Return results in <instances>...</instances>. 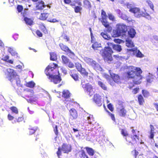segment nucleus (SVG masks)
Wrapping results in <instances>:
<instances>
[{"label": "nucleus", "mask_w": 158, "mask_h": 158, "mask_svg": "<svg viewBox=\"0 0 158 158\" xmlns=\"http://www.w3.org/2000/svg\"><path fill=\"white\" fill-rule=\"evenodd\" d=\"M142 71L139 67L133 66L129 67L128 70L125 73L126 77L128 79L132 80L133 84L129 85L128 88L131 89L135 85L140 84L142 82L143 77L141 75Z\"/></svg>", "instance_id": "nucleus-1"}, {"label": "nucleus", "mask_w": 158, "mask_h": 158, "mask_svg": "<svg viewBox=\"0 0 158 158\" xmlns=\"http://www.w3.org/2000/svg\"><path fill=\"white\" fill-rule=\"evenodd\" d=\"M57 66V64L53 63H50L46 68L44 71L50 81L55 84L60 83L62 80L59 71L56 69Z\"/></svg>", "instance_id": "nucleus-2"}, {"label": "nucleus", "mask_w": 158, "mask_h": 158, "mask_svg": "<svg viewBox=\"0 0 158 158\" xmlns=\"http://www.w3.org/2000/svg\"><path fill=\"white\" fill-rule=\"evenodd\" d=\"M131 132L132 134L125 138L127 145L135 146L143 143L142 140L140 138L139 134H135V130L132 129Z\"/></svg>", "instance_id": "nucleus-3"}, {"label": "nucleus", "mask_w": 158, "mask_h": 158, "mask_svg": "<svg viewBox=\"0 0 158 158\" xmlns=\"http://www.w3.org/2000/svg\"><path fill=\"white\" fill-rule=\"evenodd\" d=\"M107 44L108 46L105 47L104 49L102 50L101 55L105 61H111L113 60L111 55L113 52L111 47L113 48L114 44L110 42L107 43Z\"/></svg>", "instance_id": "nucleus-4"}, {"label": "nucleus", "mask_w": 158, "mask_h": 158, "mask_svg": "<svg viewBox=\"0 0 158 158\" xmlns=\"http://www.w3.org/2000/svg\"><path fill=\"white\" fill-rule=\"evenodd\" d=\"M7 78L12 84L15 82L17 85H20V81L19 76L16 72L13 69L10 68L7 69Z\"/></svg>", "instance_id": "nucleus-5"}, {"label": "nucleus", "mask_w": 158, "mask_h": 158, "mask_svg": "<svg viewBox=\"0 0 158 158\" xmlns=\"http://www.w3.org/2000/svg\"><path fill=\"white\" fill-rule=\"evenodd\" d=\"M129 11L134 14L135 17L137 18H140L141 17H146L149 15L145 11H141L140 9L137 7L131 8L129 10Z\"/></svg>", "instance_id": "nucleus-6"}, {"label": "nucleus", "mask_w": 158, "mask_h": 158, "mask_svg": "<svg viewBox=\"0 0 158 158\" xmlns=\"http://www.w3.org/2000/svg\"><path fill=\"white\" fill-rule=\"evenodd\" d=\"M58 150L56 154L58 157H60L61 154V150L64 153H68L71 151V146L70 144L64 143L62 145L61 148L60 147H59Z\"/></svg>", "instance_id": "nucleus-7"}, {"label": "nucleus", "mask_w": 158, "mask_h": 158, "mask_svg": "<svg viewBox=\"0 0 158 158\" xmlns=\"http://www.w3.org/2000/svg\"><path fill=\"white\" fill-rule=\"evenodd\" d=\"M25 96L29 98L27 99L26 100L28 102L32 103L36 100V98L34 95V92L32 90H27L25 92Z\"/></svg>", "instance_id": "nucleus-8"}, {"label": "nucleus", "mask_w": 158, "mask_h": 158, "mask_svg": "<svg viewBox=\"0 0 158 158\" xmlns=\"http://www.w3.org/2000/svg\"><path fill=\"white\" fill-rule=\"evenodd\" d=\"M81 85L83 88L85 92H86L90 96L93 93V87L89 83H87L85 84H83L82 81Z\"/></svg>", "instance_id": "nucleus-9"}, {"label": "nucleus", "mask_w": 158, "mask_h": 158, "mask_svg": "<svg viewBox=\"0 0 158 158\" xmlns=\"http://www.w3.org/2000/svg\"><path fill=\"white\" fill-rule=\"evenodd\" d=\"M61 49L63 51L67 53L69 56H74L75 55L74 53L72 52L66 46L64 45L63 43H60L59 44Z\"/></svg>", "instance_id": "nucleus-10"}, {"label": "nucleus", "mask_w": 158, "mask_h": 158, "mask_svg": "<svg viewBox=\"0 0 158 158\" xmlns=\"http://www.w3.org/2000/svg\"><path fill=\"white\" fill-rule=\"evenodd\" d=\"M117 31L119 33L124 34L127 31V26L126 25L119 24H117Z\"/></svg>", "instance_id": "nucleus-11"}, {"label": "nucleus", "mask_w": 158, "mask_h": 158, "mask_svg": "<svg viewBox=\"0 0 158 158\" xmlns=\"http://www.w3.org/2000/svg\"><path fill=\"white\" fill-rule=\"evenodd\" d=\"M101 96L98 94H94L93 98V101L98 106H101L102 104Z\"/></svg>", "instance_id": "nucleus-12"}, {"label": "nucleus", "mask_w": 158, "mask_h": 158, "mask_svg": "<svg viewBox=\"0 0 158 158\" xmlns=\"http://www.w3.org/2000/svg\"><path fill=\"white\" fill-rule=\"evenodd\" d=\"M75 3H77L79 5V6H75V3H72L70 4V5L72 7L75 6L74 8V11L76 13H78L80 12L82 10V8L81 7L82 5V3L80 1H74Z\"/></svg>", "instance_id": "nucleus-13"}, {"label": "nucleus", "mask_w": 158, "mask_h": 158, "mask_svg": "<svg viewBox=\"0 0 158 158\" xmlns=\"http://www.w3.org/2000/svg\"><path fill=\"white\" fill-rule=\"evenodd\" d=\"M84 60L87 63L92 66L94 69H95L98 65L96 62L92 59L86 57L85 58Z\"/></svg>", "instance_id": "nucleus-14"}, {"label": "nucleus", "mask_w": 158, "mask_h": 158, "mask_svg": "<svg viewBox=\"0 0 158 158\" xmlns=\"http://www.w3.org/2000/svg\"><path fill=\"white\" fill-rule=\"evenodd\" d=\"M69 115L70 118L73 119H76L78 117L77 111L74 108H72L69 110Z\"/></svg>", "instance_id": "nucleus-15"}, {"label": "nucleus", "mask_w": 158, "mask_h": 158, "mask_svg": "<svg viewBox=\"0 0 158 158\" xmlns=\"http://www.w3.org/2000/svg\"><path fill=\"white\" fill-rule=\"evenodd\" d=\"M101 22L103 26L107 29V31L108 32H110L111 31L112 28L111 27L110 25L108 22L106 20V19L102 20Z\"/></svg>", "instance_id": "nucleus-16"}, {"label": "nucleus", "mask_w": 158, "mask_h": 158, "mask_svg": "<svg viewBox=\"0 0 158 158\" xmlns=\"http://www.w3.org/2000/svg\"><path fill=\"white\" fill-rule=\"evenodd\" d=\"M70 74L72 78L75 81L79 80V76L78 73L76 70H71L70 73Z\"/></svg>", "instance_id": "nucleus-17"}, {"label": "nucleus", "mask_w": 158, "mask_h": 158, "mask_svg": "<svg viewBox=\"0 0 158 158\" xmlns=\"http://www.w3.org/2000/svg\"><path fill=\"white\" fill-rule=\"evenodd\" d=\"M54 15L52 13H47V20L51 23H55L58 22L54 18Z\"/></svg>", "instance_id": "nucleus-18"}, {"label": "nucleus", "mask_w": 158, "mask_h": 158, "mask_svg": "<svg viewBox=\"0 0 158 158\" xmlns=\"http://www.w3.org/2000/svg\"><path fill=\"white\" fill-rule=\"evenodd\" d=\"M77 158H89L85 152L83 150L79 151L77 153Z\"/></svg>", "instance_id": "nucleus-19"}, {"label": "nucleus", "mask_w": 158, "mask_h": 158, "mask_svg": "<svg viewBox=\"0 0 158 158\" xmlns=\"http://www.w3.org/2000/svg\"><path fill=\"white\" fill-rule=\"evenodd\" d=\"M110 77L116 83L120 82L121 78L120 76L117 74L112 73L110 74Z\"/></svg>", "instance_id": "nucleus-20"}, {"label": "nucleus", "mask_w": 158, "mask_h": 158, "mask_svg": "<svg viewBox=\"0 0 158 158\" xmlns=\"http://www.w3.org/2000/svg\"><path fill=\"white\" fill-rule=\"evenodd\" d=\"M71 93L69 91L67 90H64L62 92V97L65 100L69 98L71 96Z\"/></svg>", "instance_id": "nucleus-21"}, {"label": "nucleus", "mask_w": 158, "mask_h": 158, "mask_svg": "<svg viewBox=\"0 0 158 158\" xmlns=\"http://www.w3.org/2000/svg\"><path fill=\"white\" fill-rule=\"evenodd\" d=\"M137 98L139 104L140 106H143L145 102L143 96L140 94H139L137 96Z\"/></svg>", "instance_id": "nucleus-22"}, {"label": "nucleus", "mask_w": 158, "mask_h": 158, "mask_svg": "<svg viewBox=\"0 0 158 158\" xmlns=\"http://www.w3.org/2000/svg\"><path fill=\"white\" fill-rule=\"evenodd\" d=\"M46 6V5H44V2L42 1H41L38 2L36 3V8L37 10H43Z\"/></svg>", "instance_id": "nucleus-23"}, {"label": "nucleus", "mask_w": 158, "mask_h": 158, "mask_svg": "<svg viewBox=\"0 0 158 158\" xmlns=\"http://www.w3.org/2000/svg\"><path fill=\"white\" fill-rule=\"evenodd\" d=\"M130 51L131 52H137L136 54V56L138 57L141 58L143 56V55L141 53L140 51L139 50H137V49H131L130 50Z\"/></svg>", "instance_id": "nucleus-24"}, {"label": "nucleus", "mask_w": 158, "mask_h": 158, "mask_svg": "<svg viewBox=\"0 0 158 158\" xmlns=\"http://www.w3.org/2000/svg\"><path fill=\"white\" fill-rule=\"evenodd\" d=\"M38 129L37 127H31L29 128L28 135H32L34 134Z\"/></svg>", "instance_id": "nucleus-25"}, {"label": "nucleus", "mask_w": 158, "mask_h": 158, "mask_svg": "<svg viewBox=\"0 0 158 158\" xmlns=\"http://www.w3.org/2000/svg\"><path fill=\"white\" fill-rule=\"evenodd\" d=\"M79 72L84 77H87L88 75V73L86 71V69L83 68H82Z\"/></svg>", "instance_id": "nucleus-26"}, {"label": "nucleus", "mask_w": 158, "mask_h": 158, "mask_svg": "<svg viewBox=\"0 0 158 158\" xmlns=\"http://www.w3.org/2000/svg\"><path fill=\"white\" fill-rule=\"evenodd\" d=\"M84 7L86 8H90L91 7L90 2L88 0H84L83 1Z\"/></svg>", "instance_id": "nucleus-27"}, {"label": "nucleus", "mask_w": 158, "mask_h": 158, "mask_svg": "<svg viewBox=\"0 0 158 158\" xmlns=\"http://www.w3.org/2000/svg\"><path fill=\"white\" fill-rule=\"evenodd\" d=\"M85 148L89 155L93 156L94 155V151L92 148L88 147H86Z\"/></svg>", "instance_id": "nucleus-28"}, {"label": "nucleus", "mask_w": 158, "mask_h": 158, "mask_svg": "<svg viewBox=\"0 0 158 158\" xmlns=\"http://www.w3.org/2000/svg\"><path fill=\"white\" fill-rule=\"evenodd\" d=\"M127 111L124 108L120 109L119 112V115L121 117H125L126 115Z\"/></svg>", "instance_id": "nucleus-29"}, {"label": "nucleus", "mask_w": 158, "mask_h": 158, "mask_svg": "<svg viewBox=\"0 0 158 158\" xmlns=\"http://www.w3.org/2000/svg\"><path fill=\"white\" fill-rule=\"evenodd\" d=\"M136 34L135 30L133 28H131L128 31L129 36L131 38H133Z\"/></svg>", "instance_id": "nucleus-30"}, {"label": "nucleus", "mask_w": 158, "mask_h": 158, "mask_svg": "<svg viewBox=\"0 0 158 158\" xmlns=\"http://www.w3.org/2000/svg\"><path fill=\"white\" fill-rule=\"evenodd\" d=\"M121 130V135L124 137H125V138L130 135L126 129H122Z\"/></svg>", "instance_id": "nucleus-31"}, {"label": "nucleus", "mask_w": 158, "mask_h": 158, "mask_svg": "<svg viewBox=\"0 0 158 158\" xmlns=\"http://www.w3.org/2000/svg\"><path fill=\"white\" fill-rule=\"evenodd\" d=\"M142 93L144 98H148L150 96L149 92L145 89H143L142 90Z\"/></svg>", "instance_id": "nucleus-32"}, {"label": "nucleus", "mask_w": 158, "mask_h": 158, "mask_svg": "<svg viewBox=\"0 0 158 158\" xmlns=\"http://www.w3.org/2000/svg\"><path fill=\"white\" fill-rule=\"evenodd\" d=\"M24 20L25 21L26 23L29 25H31L33 24V21L31 19L28 18L27 17H25L24 18Z\"/></svg>", "instance_id": "nucleus-33"}, {"label": "nucleus", "mask_w": 158, "mask_h": 158, "mask_svg": "<svg viewBox=\"0 0 158 158\" xmlns=\"http://www.w3.org/2000/svg\"><path fill=\"white\" fill-rule=\"evenodd\" d=\"M50 60L52 61H56L57 59V56L54 52H51L50 53Z\"/></svg>", "instance_id": "nucleus-34"}, {"label": "nucleus", "mask_w": 158, "mask_h": 158, "mask_svg": "<svg viewBox=\"0 0 158 158\" xmlns=\"http://www.w3.org/2000/svg\"><path fill=\"white\" fill-rule=\"evenodd\" d=\"M7 51L12 56H17V53L14 50L13 48L9 47L8 48Z\"/></svg>", "instance_id": "nucleus-35"}, {"label": "nucleus", "mask_w": 158, "mask_h": 158, "mask_svg": "<svg viewBox=\"0 0 158 158\" xmlns=\"http://www.w3.org/2000/svg\"><path fill=\"white\" fill-rule=\"evenodd\" d=\"M48 13H43L41 14L39 19L42 20H47Z\"/></svg>", "instance_id": "nucleus-36"}, {"label": "nucleus", "mask_w": 158, "mask_h": 158, "mask_svg": "<svg viewBox=\"0 0 158 158\" xmlns=\"http://www.w3.org/2000/svg\"><path fill=\"white\" fill-rule=\"evenodd\" d=\"M113 46V49L114 50L118 52H120L121 51L122 49L121 45L117 44H114Z\"/></svg>", "instance_id": "nucleus-37"}, {"label": "nucleus", "mask_w": 158, "mask_h": 158, "mask_svg": "<svg viewBox=\"0 0 158 158\" xmlns=\"http://www.w3.org/2000/svg\"><path fill=\"white\" fill-rule=\"evenodd\" d=\"M9 56L8 55H6L2 60L4 61L7 62L11 64H13V61L11 60H9Z\"/></svg>", "instance_id": "nucleus-38"}, {"label": "nucleus", "mask_w": 158, "mask_h": 158, "mask_svg": "<svg viewBox=\"0 0 158 158\" xmlns=\"http://www.w3.org/2000/svg\"><path fill=\"white\" fill-rule=\"evenodd\" d=\"M61 58L62 62L64 64H67L69 61V59L66 56L64 55L61 56Z\"/></svg>", "instance_id": "nucleus-39"}, {"label": "nucleus", "mask_w": 158, "mask_h": 158, "mask_svg": "<svg viewBox=\"0 0 158 158\" xmlns=\"http://www.w3.org/2000/svg\"><path fill=\"white\" fill-rule=\"evenodd\" d=\"M35 85V83L33 81H29L27 82L26 84V86L27 87L31 88H33Z\"/></svg>", "instance_id": "nucleus-40"}, {"label": "nucleus", "mask_w": 158, "mask_h": 158, "mask_svg": "<svg viewBox=\"0 0 158 158\" xmlns=\"http://www.w3.org/2000/svg\"><path fill=\"white\" fill-rule=\"evenodd\" d=\"M94 50H96L98 48L101 47V44H99L98 42H95L92 46Z\"/></svg>", "instance_id": "nucleus-41"}, {"label": "nucleus", "mask_w": 158, "mask_h": 158, "mask_svg": "<svg viewBox=\"0 0 158 158\" xmlns=\"http://www.w3.org/2000/svg\"><path fill=\"white\" fill-rule=\"evenodd\" d=\"M98 85L101 87V88L105 90H107V87L101 81L98 82Z\"/></svg>", "instance_id": "nucleus-42"}, {"label": "nucleus", "mask_w": 158, "mask_h": 158, "mask_svg": "<svg viewBox=\"0 0 158 158\" xmlns=\"http://www.w3.org/2000/svg\"><path fill=\"white\" fill-rule=\"evenodd\" d=\"M126 45L128 47H132L134 46V44L131 40H126Z\"/></svg>", "instance_id": "nucleus-43"}, {"label": "nucleus", "mask_w": 158, "mask_h": 158, "mask_svg": "<svg viewBox=\"0 0 158 158\" xmlns=\"http://www.w3.org/2000/svg\"><path fill=\"white\" fill-rule=\"evenodd\" d=\"M101 16L102 20L107 19V16L106 13L103 10H101Z\"/></svg>", "instance_id": "nucleus-44"}, {"label": "nucleus", "mask_w": 158, "mask_h": 158, "mask_svg": "<svg viewBox=\"0 0 158 158\" xmlns=\"http://www.w3.org/2000/svg\"><path fill=\"white\" fill-rule=\"evenodd\" d=\"M106 111L108 115L110 117L112 120L114 122H116V119L115 118L114 115L111 113L109 111L107 110H106Z\"/></svg>", "instance_id": "nucleus-45"}, {"label": "nucleus", "mask_w": 158, "mask_h": 158, "mask_svg": "<svg viewBox=\"0 0 158 158\" xmlns=\"http://www.w3.org/2000/svg\"><path fill=\"white\" fill-rule=\"evenodd\" d=\"M10 109L11 110L13 113L15 114H18L19 113L18 109L15 106H13L10 108Z\"/></svg>", "instance_id": "nucleus-46"}, {"label": "nucleus", "mask_w": 158, "mask_h": 158, "mask_svg": "<svg viewBox=\"0 0 158 158\" xmlns=\"http://www.w3.org/2000/svg\"><path fill=\"white\" fill-rule=\"evenodd\" d=\"M101 35L105 40H109L111 39V37L110 36H108L106 34H105L104 32H101Z\"/></svg>", "instance_id": "nucleus-47"}, {"label": "nucleus", "mask_w": 158, "mask_h": 158, "mask_svg": "<svg viewBox=\"0 0 158 158\" xmlns=\"http://www.w3.org/2000/svg\"><path fill=\"white\" fill-rule=\"evenodd\" d=\"M75 65L78 71L79 70H80L82 68V65L81 64L78 62H77L75 63Z\"/></svg>", "instance_id": "nucleus-48"}, {"label": "nucleus", "mask_w": 158, "mask_h": 158, "mask_svg": "<svg viewBox=\"0 0 158 158\" xmlns=\"http://www.w3.org/2000/svg\"><path fill=\"white\" fill-rule=\"evenodd\" d=\"M23 7L22 6L20 5H18L17 9L19 13L21 12L23 10Z\"/></svg>", "instance_id": "nucleus-49"}, {"label": "nucleus", "mask_w": 158, "mask_h": 158, "mask_svg": "<svg viewBox=\"0 0 158 158\" xmlns=\"http://www.w3.org/2000/svg\"><path fill=\"white\" fill-rule=\"evenodd\" d=\"M146 2L148 3L150 8L152 10H153L154 6L152 2L150 0H147Z\"/></svg>", "instance_id": "nucleus-50"}, {"label": "nucleus", "mask_w": 158, "mask_h": 158, "mask_svg": "<svg viewBox=\"0 0 158 158\" xmlns=\"http://www.w3.org/2000/svg\"><path fill=\"white\" fill-rule=\"evenodd\" d=\"M139 87H136L132 90V93L134 94H136L139 92Z\"/></svg>", "instance_id": "nucleus-51"}, {"label": "nucleus", "mask_w": 158, "mask_h": 158, "mask_svg": "<svg viewBox=\"0 0 158 158\" xmlns=\"http://www.w3.org/2000/svg\"><path fill=\"white\" fill-rule=\"evenodd\" d=\"M108 108L109 109V110L112 112L114 110V108L113 107V106L112 105L111 103L109 104L107 106Z\"/></svg>", "instance_id": "nucleus-52"}, {"label": "nucleus", "mask_w": 158, "mask_h": 158, "mask_svg": "<svg viewBox=\"0 0 158 158\" xmlns=\"http://www.w3.org/2000/svg\"><path fill=\"white\" fill-rule=\"evenodd\" d=\"M108 18L110 20H111L112 21L114 20V17L111 14H108Z\"/></svg>", "instance_id": "nucleus-53"}, {"label": "nucleus", "mask_w": 158, "mask_h": 158, "mask_svg": "<svg viewBox=\"0 0 158 158\" xmlns=\"http://www.w3.org/2000/svg\"><path fill=\"white\" fill-rule=\"evenodd\" d=\"M68 64V67L70 68H73L74 67V64L70 61H69L68 64Z\"/></svg>", "instance_id": "nucleus-54"}, {"label": "nucleus", "mask_w": 158, "mask_h": 158, "mask_svg": "<svg viewBox=\"0 0 158 158\" xmlns=\"http://www.w3.org/2000/svg\"><path fill=\"white\" fill-rule=\"evenodd\" d=\"M53 131L56 136H57L58 134V131L57 128V126L56 125L55 127L53 128Z\"/></svg>", "instance_id": "nucleus-55"}, {"label": "nucleus", "mask_w": 158, "mask_h": 158, "mask_svg": "<svg viewBox=\"0 0 158 158\" xmlns=\"http://www.w3.org/2000/svg\"><path fill=\"white\" fill-rule=\"evenodd\" d=\"M24 120V118L23 117H19L18 118L16 119V122L20 123L22 122Z\"/></svg>", "instance_id": "nucleus-56"}, {"label": "nucleus", "mask_w": 158, "mask_h": 158, "mask_svg": "<svg viewBox=\"0 0 158 158\" xmlns=\"http://www.w3.org/2000/svg\"><path fill=\"white\" fill-rule=\"evenodd\" d=\"M36 33L39 37H41L43 35L42 33L39 30H37L36 31Z\"/></svg>", "instance_id": "nucleus-57"}, {"label": "nucleus", "mask_w": 158, "mask_h": 158, "mask_svg": "<svg viewBox=\"0 0 158 158\" xmlns=\"http://www.w3.org/2000/svg\"><path fill=\"white\" fill-rule=\"evenodd\" d=\"M7 118L9 120H12L14 118L13 116H12L10 114H8Z\"/></svg>", "instance_id": "nucleus-58"}, {"label": "nucleus", "mask_w": 158, "mask_h": 158, "mask_svg": "<svg viewBox=\"0 0 158 158\" xmlns=\"http://www.w3.org/2000/svg\"><path fill=\"white\" fill-rule=\"evenodd\" d=\"M154 132L150 131V135L149 136V138L151 139H153L154 136Z\"/></svg>", "instance_id": "nucleus-59"}, {"label": "nucleus", "mask_w": 158, "mask_h": 158, "mask_svg": "<svg viewBox=\"0 0 158 158\" xmlns=\"http://www.w3.org/2000/svg\"><path fill=\"white\" fill-rule=\"evenodd\" d=\"M89 29L90 32V34H91V41L92 42H93V41H94V40L93 39V38L94 37H93V34H92V29H91V27H89Z\"/></svg>", "instance_id": "nucleus-60"}, {"label": "nucleus", "mask_w": 158, "mask_h": 158, "mask_svg": "<svg viewBox=\"0 0 158 158\" xmlns=\"http://www.w3.org/2000/svg\"><path fill=\"white\" fill-rule=\"evenodd\" d=\"M64 2L65 4H71V0H64Z\"/></svg>", "instance_id": "nucleus-61"}, {"label": "nucleus", "mask_w": 158, "mask_h": 158, "mask_svg": "<svg viewBox=\"0 0 158 158\" xmlns=\"http://www.w3.org/2000/svg\"><path fill=\"white\" fill-rule=\"evenodd\" d=\"M153 105L156 109V110L158 112V103H153Z\"/></svg>", "instance_id": "nucleus-62"}, {"label": "nucleus", "mask_w": 158, "mask_h": 158, "mask_svg": "<svg viewBox=\"0 0 158 158\" xmlns=\"http://www.w3.org/2000/svg\"><path fill=\"white\" fill-rule=\"evenodd\" d=\"M122 18L125 20H127L128 19V17L127 16L125 15H122L121 16Z\"/></svg>", "instance_id": "nucleus-63"}, {"label": "nucleus", "mask_w": 158, "mask_h": 158, "mask_svg": "<svg viewBox=\"0 0 158 158\" xmlns=\"http://www.w3.org/2000/svg\"><path fill=\"white\" fill-rule=\"evenodd\" d=\"M61 70L62 71V72L63 73H64L66 74L67 73V71L66 69L64 68H62L61 69Z\"/></svg>", "instance_id": "nucleus-64"}]
</instances>
